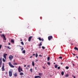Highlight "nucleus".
<instances>
[{
  "mask_svg": "<svg viewBox=\"0 0 78 78\" xmlns=\"http://www.w3.org/2000/svg\"><path fill=\"white\" fill-rule=\"evenodd\" d=\"M18 71L19 73H20L21 72H23V69H22V68H21L20 66H19V68H18Z\"/></svg>",
  "mask_w": 78,
  "mask_h": 78,
  "instance_id": "1",
  "label": "nucleus"
},
{
  "mask_svg": "<svg viewBox=\"0 0 78 78\" xmlns=\"http://www.w3.org/2000/svg\"><path fill=\"white\" fill-rule=\"evenodd\" d=\"M1 36L3 38V39H4V40H5V41H6V37H5V35H4V34H2H2L1 35Z\"/></svg>",
  "mask_w": 78,
  "mask_h": 78,
  "instance_id": "2",
  "label": "nucleus"
},
{
  "mask_svg": "<svg viewBox=\"0 0 78 78\" xmlns=\"http://www.w3.org/2000/svg\"><path fill=\"white\" fill-rule=\"evenodd\" d=\"M9 65L12 68H14V66L11 64V62H9Z\"/></svg>",
  "mask_w": 78,
  "mask_h": 78,
  "instance_id": "3",
  "label": "nucleus"
},
{
  "mask_svg": "<svg viewBox=\"0 0 78 78\" xmlns=\"http://www.w3.org/2000/svg\"><path fill=\"white\" fill-rule=\"evenodd\" d=\"M13 56L12 55H10L9 57V59L10 60H12V58H13Z\"/></svg>",
  "mask_w": 78,
  "mask_h": 78,
  "instance_id": "4",
  "label": "nucleus"
},
{
  "mask_svg": "<svg viewBox=\"0 0 78 78\" xmlns=\"http://www.w3.org/2000/svg\"><path fill=\"white\" fill-rule=\"evenodd\" d=\"M9 76H12V71H10L9 72Z\"/></svg>",
  "mask_w": 78,
  "mask_h": 78,
  "instance_id": "5",
  "label": "nucleus"
},
{
  "mask_svg": "<svg viewBox=\"0 0 78 78\" xmlns=\"http://www.w3.org/2000/svg\"><path fill=\"white\" fill-rule=\"evenodd\" d=\"M52 39H53V37L51 36H48V40L49 41H50Z\"/></svg>",
  "mask_w": 78,
  "mask_h": 78,
  "instance_id": "6",
  "label": "nucleus"
},
{
  "mask_svg": "<svg viewBox=\"0 0 78 78\" xmlns=\"http://www.w3.org/2000/svg\"><path fill=\"white\" fill-rule=\"evenodd\" d=\"M4 63L2 64V71H5V69L4 68Z\"/></svg>",
  "mask_w": 78,
  "mask_h": 78,
  "instance_id": "7",
  "label": "nucleus"
},
{
  "mask_svg": "<svg viewBox=\"0 0 78 78\" xmlns=\"http://www.w3.org/2000/svg\"><path fill=\"white\" fill-rule=\"evenodd\" d=\"M2 58L1 57L0 58V67H1V66H2Z\"/></svg>",
  "mask_w": 78,
  "mask_h": 78,
  "instance_id": "8",
  "label": "nucleus"
},
{
  "mask_svg": "<svg viewBox=\"0 0 78 78\" xmlns=\"http://www.w3.org/2000/svg\"><path fill=\"white\" fill-rule=\"evenodd\" d=\"M32 37H33L32 36H30L29 37L28 41H29V42H30V41H31V40Z\"/></svg>",
  "mask_w": 78,
  "mask_h": 78,
  "instance_id": "9",
  "label": "nucleus"
},
{
  "mask_svg": "<svg viewBox=\"0 0 78 78\" xmlns=\"http://www.w3.org/2000/svg\"><path fill=\"white\" fill-rule=\"evenodd\" d=\"M13 75H14V76L15 77H16V76H17V73H15Z\"/></svg>",
  "mask_w": 78,
  "mask_h": 78,
  "instance_id": "10",
  "label": "nucleus"
},
{
  "mask_svg": "<svg viewBox=\"0 0 78 78\" xmlns=\"http://www.w3.org/2000/svg\"><path fill=\"white\" fill-rule=\"evenodd\" d=\"M11 42L12 43H14V40L13 39H11Z\"/></svg>",
  "mask_w": 78,
  "mask_h": 78,
  "instance_id": "11",
  "label": "nucleus"
},
{
  "mask_svg": "<svg viewBox=\"0 0 78 78\" xmlns=\"http://www.w3.org/2000/svg\"><path fill=\"white\" fill-rule=\"evenodd\" d=\"M19 47H22V48L21 49V51H23V49H24V48H23V47L22 46H21L20 45L19 46Z\"/></svg>",
  "mask_w": 78,
  "mask_h": 78,
  "instance_id": "12",
  "label": "nucleus"
},
{
  "mask_svg": "<svg viewBox=\"0 0 78 78\" xmlns=\"http://www.w3.org/2000/svg\"><path fill=\"white\" fill-rule=\"evenodd\" d=\"M41 78V76H37L35 77V78Z\"/></svg>",
  "mask_w": 78,
  "mask_h": 78,
  "instance_id": "13",
  "label": "nucleus"
},
{
  "mask_svg": "<svg viewBox=\"0 0 78 78\" xmlns=\"http://www.w3.org/2000/svg\"><path fill=\"white\" fill-rule=\"evenodd\" d=\"M74 49L78 51V48L76 47H75L74 48Z\"/></svg>",
  "mask_w": 78,
  "mask_h": 78,
  "instance_id": "14",
  "label": "nucleus"
},
{
  "mask_svg": "<svg viewBox=\"0 0 78 78\" xmlns=\"http://www.w3.org/2000/svg\"><path fill=\"white\" fill-rule=\"evenodd\" d=\"M38 74H39V75L40 76H42V73H39Z\"/></svg>",
  "mask_w": 78,
  "mask_h": 78,
  "instance_id": "15",
  "label": "nucleus"
},
{
  "mask_svg": "<svg viewBox=\"0 0 78 78\" xmlns=\"http://www.w3.org/2000/svg\"><path fill=\"white\" fill-rule=\"evenodd\" d=\"M61 73L62 75H64V71H62L61 72Z\"/></svg>",
  "mask_w": 78,
  "mask_h": 78,
  "instance_id": "16",
  "label": "nucleus"
},
{
  "mask_svg": "<svg viewBox=\"0 0 78 78\" xmlns=\"http://www.w3.org/2000/svg\"><path fill=\"white\" fill-rule=\"evenodd\" d=\"M55 68H57V67H58V65L57 64L55 65Z\"/></svg>",
  "mask_w": 78,
  "mask_h": 78,
  "instance_id": "17",
  "label": "nucleus"
},
{
  "mask_svg": "<svg viewBox=\"0 0 78 78\" xmlns=\"http://www.w3.org/2000/svg\"><path fill=\"white\" fill-rule=\"evenodd\" d=\"M20 75H23V73H20Z\"/></svg>",
  "mask_w": 78,
  "mask_h": 78,
  "instance_id": "18",
  "label": "nucleus"
},
{
  "mask_svg": "<svg viewBox=\"0 0 78 78\" xmlns=\"http://www.w3.org/2000/svg\"><path fill=\"white\" fill-rule=\"evenodd\" d=\"M32 64L33 66H34V62H32Z\"/></svg>",
  "mask_w": 78,
  "mask_h": 78,
  "instance_id": "19",
  "label": "nucleus"
},
{
  "mask_svg": "<svg viewBox=\"0 0 78 78\" xmlns=\"http://www.w3.org/2000/svg\"><path fill=\"white\" fill-rule=\"evenodd\" d=\"M22 53H23V54H25L26 53V52H25V50H24L23 51H22Z\"/></svg>",
  "mask_w": 78,
  "mask_h": 78,
  "instance_id": "20",
  "label": "nucleus"
},
{
  "mask_svg": "<svg viewBox=\"0 0 78 78\" xmlns=\"http://www.w3.org/2000/svg\"><path fill=\"white\" fill-rule=\"evenodd\" d=\"M21 44L22 45H24V44L23 43V42L22 41L21 42Z\"/></svg>",
  "mask_w": 78,
  "mask_h": 78,
  "instance_id": "21",
  "label": "nucleus"
},
{
  "mask_svg": "<svg viewBox=\"0 0 78 78\" xmlns=\"http://www.w3.org/2000/svg\"><path fill=\"white\" fill-rule=\"evenodd\" d=\"M17 64H17V63H13V65H17Z\"/></svg>",
  "mask_w": 78,
  "mask_h": 78,
  "instance_id": "22",
  "label": "nucleus"
},
{
  "mask_svg": "<svg viewBox=\"0 0 78 78\" xmlns=\"http://www.w3.org/2000/svg\"><path fill=\"white\" fill-rule=\"evenodd\" d=\"M35 56L36 58H37V56H38V55L37 54V53H36Z\"/></svg>",
  "mask_w": 78,
  "mask_h": 78,
  "instance_id": "23",
  "label": "nucleus"
},
{
  "mask_svg": "<svg viewBox=\"0 0 78 78\" xmlns=\"http://www.w3.org/2000/svg\"><path fill=\"white\" fill-rule=\"evenodd\" d=\"M37 39H39V40L40 41H42V39L40 37H38L37 38Z\"/></svg>",
  "mask_w": 78,
  "mask_h": 78,
  "instance_id": "24",
  "label": "nucleus"
},
{
  "mask_svg": "<svg viewBox=\"0 0 78 78\" xmlns=\"http://www.w3.org/2000/svg\"><path fill=\"white\" fill-rule=\"evenodd\" d=\"M30 71L31 72V73H32V72H33V69H30Z\"/></svg>",
  "mask_w": 78,
  "mask_h": 78,
  "instance_id": "25",
  "label": "nucleus"
},
{
  "mask_svg": "<svg viewBox=\"0 0 78 78\" xmlns=\"http://www.w3.org/2000/svg\"><path fill=\"white\" fill-rule=\"evenodd\" d=\"M2 60H3V62H5L6 61V60H5L3 58H2Z\"/></svg>",
  "mask_w": 78,
  "mask_h": 78,
  "instance_id": "26",
  "label": "nucleus"
},
{
  "mask_svg": "<svg viewBox=\"0 0 78 78\" xmlns=\"http://www.w3.org/2000/svg\"><path fill=\"white\" fill-rule=\"evenodd\" d=\"M48 61H49L50 60V57H48L47 58Z\"/></svg>",
  "mask_w": 78,
  "mask_h": 78,
  "instance_id": "27",
  "label": "nucleus"
},
{
  "mask_svg": "<svg viewBox=\"0 0 78 78\" xmlns=\"http://www.w3.org/2000/svg\"><path fill=\"white\" fill-rule=\"evenodd\" d=\"M65 76L66 77H68L69 76V74H66Z\"/></svg>",
  "mask_w": 78,
  "mask_h": 78,
  "instance_id": "28",
  "label": "nucleus"
},
{
  "mask_svg": "<svg viewBox=\"0 0 78 78\" xmlns=\"http://www.w3.org/2000/svg\"><path fill=\"white\" fill-rule=\"evenodd\" d=\"M8 49H9V50H11V48L9 47V46L7 47Z\"/></svg>",
  "mask_w": 78,
  "mask_h": 78,
  "instance_id": "29",
  "label": "nucleus"
},
{
  "mask_svg": "<svg viewBox=\"0 0 78 78\" xmlns=\"http://www.w3.org/2000/svg\"><path fill=\"white\" fill-rule=\"evenodd\" d=\"M42 49H45V47L44 46H42Z\"/></svg>",
  "mask_w": 78,
  "mask_h": 78,
  "instance_id": "30",
  "label": "nucleus"
},
{
  "mask_svg": "<svg viewBox=\"0 0 78 78\" xmlns=\"http://www.w3.org/2000/svg\"><path fill=\"white\" fill-rule=\"evenodd\" d=\"M41 45H42V44L40 43V44L38 45V46L39 47H40V46H41Z\"/></svg>",
  "mask_w": 78,
  "mask_h": 78,
  "instance_id": "31",
  "label": "nucleus"
},
{
  "mask_svg": "<svg viewBox=\"0 0 78 78\" xmlns=\"http://www.w3.org/2000/svg\"><path fill=\"white\" fill-rule=\"evenodd\" d=\"M69 67L68 66H66V69H69Z\"/></svg>",
  "mask_w": 78,
  "mask_h": 78,
  "instance_id": "32",
  "label": "nucleus"
},
{
  "mask_svg": "<svg viewBox=\"0 0 78 78\" xmlns=\"http://www.w3.org/2000/svg\"><path fill=\"white\" fill-rule=\"evenodd\" d=\"M4 57V58L5 59H6V57L5 55H3Z\"/></svg>",
  "mask_w": 78,
  "mask_h": 78,
  "instance_id": "33",
  "label": "nucleus"
},
{
  "mask_svg": "<svg viewBox=\"0 0 78 78\" xmlns=\"http://www.w3.org/2000/svg\"><path fill=\"white\" fill-rule=\"evenodd\" d=\"M4 55L6 56H7V55H8V54H5Z\"/></svg>",
  "mask_w": 78,
  "mask_h": 78,
  "instance_id": "34",
  "label": "nucleus"
},
{
  "mask_svg": "<svg viewBox=\"0 0 78 78\" xmlns=\"http://www.w3.org/2000/svg\"><path fill=\"white\" fill-rule=\"evenodd\" d=\"M47 64H48V65H50V63L49 62H48Z\"/></svg>",
  "mask_w": 78,
  "mask_h": 78,
  "instance_id": "35",
  "label": "nucleus"
},
{
  "mask_svg": "<svg viewBox=\"0 0 78 78\" xmlns=\"http://www.w3.org/2000/svg\"><path fill=\"white\" fill-rule=\"evenodd\" d=\"M2 44L0 45V49H1V48H2Z\"/></svg>",
  "mask_w": 78,
  "mask_h": 78,
  "instance_id": "36",
  "label": "nucleus"
},
{
  "mask_svg": "<svg viewBox=\"0 0 78 78\" xmlns=\"http://www.w3.org/2000/svg\"><path fill=\"white\" fill-rule=\"evenodd\" d=\"M27 67H29V68H30V65L27 66Z\"/></svg>",
  "mask_w": 78,
  "mask_h": 78,
  "instance_id": "37",
  "label": "nucleus"
},
{
  "mask_svg": "<svg viewBox=\"0 0 78 78\" xmlns=\"http://www.w3.org/2000/svg\"><path fill=\"white\" fill-rule=\"evenodd\" d=\"M58 69H60V67L59 66L58 67Z\"/></svg>",
  "mask_w": 78,
  "mask_h": 78,
  "instance_id": "38",
  "label": "nucleus"
},
{
  "mask_svg": "<svg viewBox=\"0 0 78 78\" xmlns=\"http://www.w3.org/2000/svg\"><path fill=\"white\" fill-rule=\"evenodd\" d=\"M35 69L36 70H37V67H35Z\"/></svg>",
  "mask_w": 78,
  "mask_h": 78,
  "instance_id": "39",
  "label": "nucleus"
},
{
  "mask_svg": "<svg viewBox=\"0 0 78 78\" xmlns=\"http://www.w3.org/2000/svg\"><path fill=\"white\" fill-rule=\"evenodd\" d=\"M59 59H62V57H59Z\"/></svg>",
  "mask_w": 78,
  "mask_h": 78,
  "instance_id": "40",
  "label": "nucleus"
},
{
  "mask_svg": "<svg viewBox=\"0 0 78 78\" xmlns=\"http://www.w3.org/2000/svg\"><path fill=\"white\" fill-rule=\"evenodd\" d=\"M28 69H29V68H28L27 67L26 68V69H27V70H28Z\"/></svg>",
  "mask_w": 78,
  "mask_h": 78,
  "instance_id": "41",
  "label": "nucleus"
},
{
  "mask_svg": "<svg viewBox=\"0 0 78 78\" xmlns=\"http://www.w3.org/2000/svg\"><path fill=\"white\" fill-rule=\"evenodd\" d=\"M41 41H42V42H43V41H44V39L42 38L41 39Z\"/></svg>",
  "mask_w": 78,
  "mask_h": 78,
  "instance_id": "42",
  "label": "nucleus"
},
{
  "mask_svg": "<svg viewBox=\"0 0 78 78\" xmlns=\"http://www.w3.org/2000/svg\"><path fill=\"white\" fill-rule=\"evenodd\" d=\"M9 45H11V43H9Z\"/></svg>",
  "mask_w": 78,
  "mask_h": 78,
  "instance_id": "43",
  "label": "nucleus"
},
{
  "mask_svg": "<svg viewBox=\"0 0 78 78\" xmlns=\"http://www.w3.org/2000/svg\"><path fill=\"white\" fill-rule=\"evenodd\" d=\"M39 56H40V57H42V55H39Z\"/></svg>",
  "mask_w": 78,
  "mask_h": 78,
  "instance_id": "44",
  "label": "nucleus"
},
{
  "mask_svg": "<svg viewBox=\"0 0 78 78\" xmlns=\"http://www.w3.org/2000/svg\"><path fill=\"white\" fill-rule=\"evenodd\" d=\"M35 54H33V56H35Z\"/></svg>",
  "mask_w": 78,
  "mask_h": 78,
  "instance_id": "45",
  "label": "nucleus"
},
{
  "mask_svg": "<svg viewBox=\"0 0 78 78\" xmlns=\"http://www.w3.org/2000/svg\"><path fill=\"white\" fill-rule=\"evenodd\" d=\"M32 56H31L30 57V58H32Z\"/></svg>",
  "mask_w": 78,
  "mask_h": 78,
  "instance_id": "46",
  "label": "nucleus"
},
{
  "mask_svg": "<svg viewBox=\"0 0 78 78\" xmlns=\"http://www.w3.org/2000/svg\"><path fill=\"white\" fill-rule=\"evenodd\" d=\"M62 64H63V63H62H62H61V65H62Z\"/></svg>",
  "mask_w": 78,
  "mask_h": 78,
  "instance_id": "47",
  "label": "nucleus"
},
{
  "mask_svg": "<svg viewBox=\"0 0 78 78\" xmlns=\"http://www.w3.org/2000/svg\"><path fill=\"white\" fill-rule=\"evenodd\" d=\"M39 48H41V47H39Z\"/></svg>",
  "mask_w": 78,
  "mask_h": 78,
  "instance_id": "48",
  "label": "nucleus"
},
{
  "mask_svg": "<svg viewBox=\"0 0 78 78\" xmlns=\"http://www.w3.org/2000/svg\"><path fill=\"white\" fill-rule=\"evenodd\" d=\"M26 65H25L24 66V67H26Z\"/></svg>",
  "mask_w": 78,
  "mask_h": 78,
  "instance_id": "49",
  "label": "nucleus"
},
{
  "mask_svg": "<svg viewBox=\"0 0 78 78\" xmlns=\"http://www.w3.org/2000/svg\"><path fill=\"white\" fill-rule=\"evenodd\" d=\"M73 54V55H75V54Z\"/></svg>",
  "mask_w": 78,
  "mask_h": 78,
  "instance_id": "50",
  "label": "nucleus"
},
{
  "mask_svg": "<svg viewBox=\"0 0 78 78\" xmlns=\"http://www.w3.org/2000/svg\"><path fill=\"white\" fill-rule=\"evenodd\" d=\"M76 58H77L78 59V56H76Z\"/></svg>",
  "mask_w": 78,
  "mask_h": 78,
  "instance_id": "51",
  "label": "nucleus"
},
{
  "mask_svg": "<svg viewBox=\"0 0 78 78\" xmlns=\"http://www.w3.org/2000/svg\"><path fill=\"white\" fill-rule=\"evenodd\" d=\"M76 58H77L78 59V56H76Z\"/></svg>",
  "mask_w": 78,
  "mask_h": 78,
  "instance_id": "52",
  "label": "nucleus"
},
{
  "mask_svg": "<svg viewBox=\"0 0 78 78\" xmlns=\"http://www.w3.org/2000/svg\"><path fill=\"white\" fill-rule=\"evenodd\" d=\"M76 58H77L78 59V56H76Z\"/></svg>",
  "mask_w": 78,
  "mask_h": 78,
  "instance_id": "53",
  "label": "nucleus"
},
{
  "mask_svg": "<svg viewBox=\"0 0 78 78\" xmlns=\"http://www.w3.org/2000/svg\"><path fill=\"white\" fill-rule=\"evenodd\" d=\"M43 69H45V67H43Z\"/></svg>",
  "mask_w": 78,
  "mask_h": 78,
  "instance_id": "54",
  "label": "nucleus"
},
{
  "mask_svg": "<svg viewBox=\"0 0 78 78\" xmlns=\"http://www.w3.org/2000/svg\"><path fill=\"white\" fill-rule=\"evenodd\" d=\"M71 45H73V44L72 43V44H71Z\"/></svg>",
  "mask_w": 78,
  "mask_h": 78,
  "instance_id": "55",
  "label": "nucleus"
},
{
  "mask_svg": "<svg viewBox=\"0 0 78 78\" xmlns=\"http://www.w3.org/2000/svg\"><path fill=\"white\" fill-rule=\"evenodd\" d=\"M40 44H42V42H40Z\"/></svg>",
  "mask_w": 78,
  "mask_h": 78,
  "instance_id": "56",
  "label": "nucleus"
},
{
  "mask_svg": "<svg viewBox=\"0 0 78 78\" xmlns=\"http://www.w3.org/2000/svg\"><path fill=\"white\" fill-rule=\"evenodd\" d=\"M75 78V76H74V78Z\"/></svg>",
  "mask_w": 78,
  "mask_h": 78,
  "instance_id": "57",
  "label": "nucleus"
},
{
  "mask_svg": "<svg viewBox=\"0 0 78 78\" xmlns=\"http://www.w3.org/2000/svg\"><path fill=\"white\" fill-rule=\"evenodd\" d=\"M56 64L55 63H54V64Z\"/></svg>",
  "mask_w": 78,
  "mask_h": 78,
  "instance_id": "58",
  "label": "nucleus"
},
{
  "mask_svg": "<svg viewBox=\"0 0 78 78\" xmlns=\"http://www.w3.org/2000/svg\"><path fill=\"white\" fill-rule=\"evenodd\" d=\"M21 41H22V40L21 39Z\"/></svg>",
  "mask_w": 78,
  "mask_h": 78,
  "instance_id": "59",
  "label": "nucleus"
},
{
  "mask_svg": "<svg viewBox=\"0 0 78 78\" xmlns=\"http://www.w3.org/2000/svg\"><path fill=\"white\" fill-rule=\"evenodd\" d=\"M2 33V31H1L0 32V33Z\"/></svg>",
  "mask_w": 78,
  "mask_h": 78,
  "instance_id": "60",
  "label": "nucleus"
},
{
  "mask_svg": "<svg viewBox=\"0 0 78 78\" xmlns=\"http://www.w3.org/2000/svg\"><path fill=\"white\" fill-rule=\"evenodd\" d=\"M77 55L76 54H75V55H76V56H77Z\"/></svg>",
  "mask_w": 78,
  "mask_h": 78,
  "instance_id": "61",
  "label": "nucleus"
},
{
  "mask_svg": "<svg viewBox=\"0 0 78 78\" xmlns=\"http://www.w3.org/2000/svg\"><path fill=\"white\" fill-rule=\"evenodd\" d=\"M73 76V77H74V76Z\"/></svg>",
  "mask_w": 78,
  "mask_h": 78,
  "instance_id": "62",
  "label": "nucleus"
},
{
  "mask_svg": "<svg viewBox=\"0 0 78 78\" xmlns=\"http://www.w3.org/2000/svg\"><path fill=\"white\" fill-rule=\"evenodd\" d=\"M36 61H37V60H36V61H35V62H36Z\"/></svg>",
  "mask_w": 78,
  "mask_h": 78,
  "instance_id": "63",
  "label": "nucleus"
},
{
  "mask_svg": "<svg viewBox=\"0 0 78 78\" xmlns=\"http://www.w3.org/2000/svg\"><path fill=\"white\" fill-rule=\"evenodd\" d=\"M73 66H74V64H73Z\"/></svg>",
  "mask_w": 78,
  "mask_h": 78,
  "instance_id": "64",
  "label": "nucleus"
}]
</instances>
